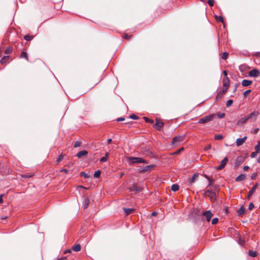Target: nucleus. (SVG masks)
<instances>
[{"label":"nucleus","instance_id":"obj_49","mask_svg":"<svg viewBox=\"0 0 260 260\" xmlns=\"http://www.w3.org/2000/svg\"><path fill=\"white\" fill-rule=\"evenodd\" d=\"M257 176V173H254L252 174L251 176V178L252 180H254L255 179L256 177Z\"/></svg>","mask_w":260,"mask_h":260},{"label":"nucleus","instance_id":"obj_3","mask_svg":"<svg viewBox=\"0 0 260 260\" xmlns=\"http://www.w3.org/2000/svg\"><path fill=\"white\" fill-rule=\"evenodd\" d=\"M128 160L130 163L136 164V163H147V161L143 158L139 157H129Z\"/></svg>","mask_w":260,"mask_h":260},{"label":"nucleus","instance_id":"obj_23","mask_svg":"<svg viewBox=\"0 0 260 260\" xmlns=\"http://www.w3.org/2000/svg\"><path fill=\"white\" fill-rule=\"evenodd\" d=\"M9 59V56H8V55L5 56L1 59V63L2 64H4L8 61Z\"/></svg>","mask_w":260,"mask_h":260},{"label":"nucleus","instance_id":"obj_20","mask_svg":"<svg viewBox=\"0 0 260 260\" xmlns=\"http://www.w3.org/2000/svg\"><path fill=\"white\" fill-rule=\"evenodd\" d=\"M246 177V175L245 174H240L238 176H237L236 179L235 181L236 182H239L241 181H242L244 180Z\"/></svg>","mask_w":260,"mask_h":260},{"label":"nucleus","instance_id":"obj_61","mask_svg":"<svg viewBox=\"0 0 260 260\" xmlns=\"http://www.w3.org/2000/svg\"><path fill=\"white\" fill-rule=\"evenodd\" d=\"M238 85V84H236V85H235V89H234V92H235V91H236L237 90Z\"/></svg>","mask_w":260,"mask_h":260},{"label":"nucleus","instance_id":"obj_64","mask_svg":"<svg viewBox=\"0 0 260 260\" xmlns=\"http://www.w3.org/2000/svg\"><path fill=\"white\" fill-rule=\"evenodd\" d=\"M257 162L260 163V156H259V157L257 159Z\"/></svg>","mask_w":260,"mask_h":260},{"label":"nucleus","instance_id":"obj_19","mask_svg":"<svg viewBox=\"0 0 260 260\" xmlns=\"http://www.w3.org/2000/svg\"><path fill=\"white\" fill-rule=\"evenodd\" d=\"M226 91H224V90H220L218 93L216 97V101H218V100L222 98L223 94L226 92Z\"/></svg>","mask_w":260,"mask_h":260},{"label":"nucleus","instance_id":"obj_13","mask_svg":"<svg viewBox=\"0 0 260 260\" xmlns=\"http://www.w3.org/2000/svg\"><path fill=\"white\" fill-rule=\"evenodd\" d=\"M257 186H258V184L256 183L255 185H253V186L252 187L251 189L250 190H249V191L248 192V199H250V198L254 193V192L255 189H256Z\"/></svg>","mask_w":260,"mask_h":260},{"label":"nucleus","instance_id":"obj_48","mask_svg":"<svg viewBox=\"0 0 260 260\" xmlns=\"http://www.w3.org/2000/svg\"><path fill=\"white\" fill-rule=\"evenodd\" d=\"M258 153H256V151H255L254 152H252L251 154H250V157L251 158H254V157H255V156L256 155V154H257Z\"/></svg>","mask_w":260,"mask_h":260},{"label":"nucleus","instance_id":"obj_32","mask_svg":"<svg viewBox=\"0 0 260 260\" xmlns=\"http://www.w3.org/2000/svg\"><path fill=\"white\" fill-rule=\"evenodd\" d=\"M256 153H259L260 151V141H258L257 144L255 146Z\"/></svg>","mask_w":260,"mask_h":260},{"label":"nucleus","instance_id":"obj_37","mask_svg":"<svg viewBox=\"0 0 260 260\" xmlns=\"http://www.w3.org/2000/svg\"><path fill=\"white\" fill-rule=\"evenodd\" d=\"M216 20L218 21H219V22L223 23V18L222 16H216Z\"/></svg>","mask_w":260,"mask_h":260},{"label":"nucleus","instance_id":"obj_39","mask_svg":"<svg viewBox=\"0 0 260 260\" xmlns=\"http://www.w3.org/2000/svg\"><path fill=\"white\" fill-rule=\"evenodd\" d=\"M233 103V100H228L226 102V107H229L230 106H231L232 105Z\"/></svg>","mask_w":260,"mask_h":260},{"label":"nucleus","instance_id":"obj_9","mask_svg":"<svg viewBox=\"0 0 260 260\" xmlns=\"http://www.w3.org/2000/svg\"><path fill=\"white\" fill-rule=\"evenodd\" d=\"M245 160L244 157L242 156H239L237 157L236 162H235V167H237L240 166L242 163H243Z\"/></svg>","mask_w":260,"mask_h":260},{"label":"nucleus","instance_id":"obj_46","mask_svg":"<svg viewBox=\"0 0 260 260\" xmlns=\"http://www.w3.org/2000/svg\"><path fill=\"white\" fill-rule=\"evenodd\" d=\"M254 204L252 203H250V204L249 205V207H248L249 210H251L254 208Z\"/></svg>","mask_w":260,"mask_h":260},{"label":"nucleus","instance_id":"obj_4","mask_svg":"<svg viewBox=\"0 0 260 260\" xmlns=\"http://www.w3.org/2000/svg\"><path fill=\"white\" fill-rule=\"evenodd\" d=\"M204 196L208 197L211 201L216 200V192L210 190H206L204 191Z\"/></svg>","mask_w":260,"mask_h":260},{"label":"nucleus","instance_id":"obj_35","mask_svg":"<svg viewBox=\"0 0 260 260\" xmlns=\"http://www.w3.org/2000/svg\"><path fill=\"white\" fill-rule=\"evenodd\" d=\"M144 118L145 121L147 123H153L154 122L153 120L152 119H150V118H149L148 117H144Z\"/></svg>","mask_w":260,"mask_h":260},{"label":"nucleus","instance_id":"obj_44","mask_svg":"<svg viewBox=\"0 0 260 260\" xmlns=\"http://www.w3.org/2000/svg\"><path fill=\"white\" fill-rule=\"evenodd\" d=\"M208 3L210 6L212 7L214 5V0H208Z\"/></svg>","mask_w":260,"mask_h":260},{"label":"nucleus","instance_id":"obj_18","mask_svg":"<svg viewBox=\"0 0 260 260\" xmlns=\"http://www.w3.org/2000/svg\"><path fill=\"white\" fill-rule=\"evenodd\" d=\"M89 204V200L88 197L84 198L83 202V207L84 209H86L88 207Z\"/></svg>","mask_w":260,"mask_h":260},{"label":"nucleus","instance_id":"obj_34","mask_svg":"<svg viewBox=\"0 0 260 260\" xmlns=\"http://www.w3.org/2000/svg\"><path fill=\"white\" fill-rule=\"evenodd\" d=\"M101 174V172L100 170L95 171L93 175L94 177L96 178H99Z\"/></svg>","mask_w":260,"mask_h":260},{"label":"nucleus","instance_id":"obj_22","mask_svg":"<svg viewBox=\"0 0 260 260\" xmlns=\"http://www.w3.org/2000/svg\"><path fill=\"white\" fill-rule=\"evenodd\" d=\"M123 210L124 211V213L126 215H128L129 214H130L131 213H132V212L134 210V209L133 208H123Z\"/></svg>","mask_w":260,"mask_h":260},{"label":"nucleus","instance_id":"obj_12","mask_svg":"<svg viewBox=\"0 0 260 260\" xmlns=\"http://www.w3.org/2000/svg\"><path fill=\"white\" fill-rule=\"evenodd\" d=\"M156 123L155 124V127H156L157 130H160V129L163 127L164 124L162 121H159L157 119H156Z\"/></svg>","mask_w":260,"mask_h":260},{"label":"nucleus","instance_id":"obj_7","mask_svg":"<svg viewBox=\"0 0 260 260\" xmlns=\"http://www.w3.org/2000/svg\"><path fill=\"white\" fill-rule=\"evenodd\" d=\"M202 215L206 218V219L208 222L210 221L211 217L213 216V214L210 210L203 212Z\"/></svg>","mask_w":260,"mask_h":260},{"label":"nucleus","instance_id":"obj_6","mask_svg":"<svg viewBox=\"0 0 260 260\" xmlns=\"http://www.w3.org/2000/svg\"><path fill=\"white\" fill-rule=\"evenodd\" d=\"M230 79L228 77H224L223 79V87L222 90L227 91L230 86Z\"/></svg>","mask_w":260,"mask_h":260},{"label":"nucleus","instance_id":"obj_15","mask_svg":"<svg viewBox=\"0 0 260 260\" xmlns=\"http://www.w3.org/2000/svg\"><path fill=\"white\" fill-rule=\"evenodd\" d=\"M252 81L244 79L242 80L241 84L243 86L247 87L250 86L252 84Z\"/></svg>","mask_w":260,"mask_h":260},{"label":"nucleus","instance_id":"obj_58","mask_svg":"<svg viewBox=\"0 0 260 260\" xmlns=\"http://www.w3.org/2000/svg\"><path fill=\"white\" fill-rule=\"evenodd\" d=\"M111 142H112V139H108L107 140V144H110V143H111Z\"/></svg>","mask_w":260,"mask_h":260},{"label":"nucleus","instance_id":"obj_51","mask_svg":"<svg viewBox=\"0 0 260 260\" xmlns=\"http://www.w3.org/2000/svg\"><path fill=\"white\" fill-rule=\"evenodd\" d=\"M63 158V156L62 155H59V157L57 159V161L58 162H60Z\"/></svg>","mask_w":260,"mask_h":260},{"label":"nucleus","instance_id":"obj_5","mask_svg":"<svg viewBox=\"0 0 260 260\" xmlns=\"http://www.w3.org/2000/svg\"><path fill=\"white\" fill-rule=\"evenodd\" d=\"M184 139V137L183 136L178 135L174 137L172 139V144L174 146L178 145L181 142H182Z\"/></svg>","mask_w":260,"mask_h":260},{"label":"nucleus","instance_id":"obj_60","mask_svg":"<svg viewBox=\"0 0 260 260\" xmlns=\"http://www.w3.org/2000/svg\"><path fill=\"white\" fill-rule=\"evenodd\" d=\"M61 171H63V172H65L66 173H67L68 172V170L66 169H62Z\"/></svg>","mask_w":260,"mask_h":260},{"label":"nucleus","instance_id":"obj_55","mask_svg":"<svg viewBox=\"0 0 260 260\" xmlns=\"http://www.w3.org/2000/svg\"><path fill=\"white\" fill-rule=\"evenodd\" d=\"M249 167L248 166H244L243 167V170L246 171H247L248 169H249Z\"/></svg>","mask_w":260,"mask_h":260},{"label":"nucleus","instance_id":"obj_16","mask_svg":"<svg viewBox=\"0 0 260 260\" xmlns=\"http://www.w3.org/2000/svg\"><path fill=\"white\" fill-rule=\"evenodd\" d=\"M154 167V165H148L146 166L143 168L140 169V172H145L149 171L150 169L153 168Z\"/></svg>","mask_w":260,"mask_h":260},{"label":"nucleus","instance_id":"obj_45","mask_svg":"<svg viewBox=\"0 0 260 260\" xmlns=\"http://www.w3.org/2000/svg\"><path fill=\"white\" fill-rule=\"evenodd\" d=\"M224 116H225V113H221L218 114V117L220 119L223 118L224 117Z\"/></svg>","mask_w":260,"mask_h":260},{"label":"nucleus","instance_id":"obj_1","mask_svg":"<svg viewBox=\"0 0 260 260\" xmlns=\"http://www.w3.org/2000/svg\"><path fill=\"white\" fill-rule=\"evenodd\" d=\"M259 114V112L257 111H254L248 114L247 115L239 119L236 123V124L238 126H241L243 124L247 123L248 120H250V121L252 122L256 120L257 117Z\"/></svg>","mask_w":260,"mask_h":260},{"label":"nucleus","instance_id":"obj_2","mask_svg":"<svg viewBox=\"0 0 260 260\" xmlns=\"http://www.w3.org/2000/svg\"><path fill=\"white\" fill-rule=\"evenodd\" d=\"M216 114H212L208 115L205 116L199 119L198 123L200 124H205L208 122L211 121L216 117Z\"/></svg>","mask_w":260,"mask_h":260},{"label":"nucleus","instance_id":"obj_50","mask_svg":"<svg viewBox=\"0 0 260 260\" xmlns=\"http://www.w3.org/2000/svg\"><path fill=\"white\" fill-rule=\"evenodd\" d=\"M258 131H259V128H254V129H253L252 133L254 134H256L258 133Z\"/></svg>","mask_w":260,"mask_h":260},{"label":"nucleus","instance_id":"obj_26","mask_svg":"<svg viewBox=\"0 0 260 260\" xmlns=\"http://www.w3.org/2000/svg\"><path fill=\"white\" fill-rule=\"evenodd\" d=\"M198 176V174H194L191 178H190L189 179V182L190 183H192L194 182L195 181V179Z\"/></svg>","mask_w":260,"mask_h":260},{"label":"nucleus","instance_id":"obj_11","mask_svg":"<svg viewBox=\"0 0 260 260\" xmlns=\"http://www.w3.org/2000/svg\"><path fill=\"white\" fill-rule=\"evenodd\" d=\"M130 191H134L136 193L142 191V188L136 185L133 184L129 188Z\"/></svg>","mask_w":260,"mask_h":260},{"label":"nucleus","instance_id":"obj_47","mask_svg":"<svg viewBox=\"0 0 260 260\" xmlns=\"http://www.w3.org/2000/svg\"><path fill=\"white\" fill-rule=\"evenodd\" d=\"M211 148V145H210V144H208V145H206V146L205 147V148H204V150H205V151H207V150H208L210 149Z\"/></svg>","mask_w":260,"mask_h":260},{"label":"nucleus","instance_id":"obj_17","mask_svg":"<svg viewBox=\"0 0 260 260\" xmlns=\"http://www.w3.org/2000/svg\"><path fill=\"white\" fill-rule=\"evenodd\" d=\"M88 153V152L86 150H82L77 153L76 154V156L78 158H81L82 156H85L87 155Z\"/></svg>","mask_w":260,"mask_h":260},{"label":"nucleus","instance_id":"obj_42","mask_svg":"<svg viewBox=\"0 0 260 260\" xmlns=\"http://www.w3.org/2000/svg\"><path fill=\"white\" fill-rule=\"evenodd\" d=\"M251 92V90L250 89L247 90L243 92V95L244 96H246L247 95L248 93H250Z\"/></svg>","mask_w":260,"mask_h":260},{"label":"nucleus","instance_id":"obj_59","mask_svg":"<svg viewBox=\"0 0 260 260\" xmlns=\"http://www.w3.org/2000/svg\"><path fill=\"white\" fill-rule=\"evenodd\" d=\"M183 148H180V149H179L178 150H177V151H176V153H179V152H180L182 150H183Z\"/></svg>","mask_w":260,"mask_h":260},{"label":"nucleus","instance_id":"obj_52","mask_svg":"<svg viewBox=\"0 0 260 260\" xmlns=\"http://www.w3.org/2000/svg\"><path fill=\"white\" fill-rule=\"evenodd\" d=\"M124 120V118L123 117H119L117 119V121H122Z\"/></svg>","mask_w":260,"mask_h":260},{"label":"nucleus","instance_id":"obj_27","mask_svg":"<svg viewBox=\"0 0 260 260\" xmlns=\"http://www.w3.org/2000/svg\"><path fill=\"white\" fill-rule=\"evenodd\" d=\"M20 57L25 58L27 61H28V58L27 55V53L25 51H22L21 52Z\"/></svg>","mask_w":260,"mask_h":260},{"label":"nucleus","instance_id":"obj_14","mask_svg":"<svg viewBox=\"0 0 260 260\" xmlns=\"http://www.w3.org/2000/svg\"><path fill=\"white\" fill-rule=\"evenodd\" d=\"M246 139H247V137L246 136L242 138L237 139L236 140L237 146H240L242 145L243 144V143L245 142V141L246 140Z\"/></svg>","mask_w":260,"mask_h":260},{"label":"nucleus","instance_id":"obj_41","mask_svg":"<svg viewBox=\"0 0 260 260\" xmlns=\"http://www.w3.org/2000/svg\"><path fill=\"white\" fill-rule=\"evenodd\" d=\"M129 118L131 119H138V117L136 115H135L134 114H133L131 115L130 116H129Z\"/></svg>","mask_w":260,"mask_h":260},{"label":"nucleus","instance_id":"obj_63","mask_svg":"<svg viewBox=\"0 0 260 260\" xmlns=\"http://www.w3.org/2000/svg\"><path fill=\"white\" fill-rule=\"evenodd\" d=\"M7 218V216H3L1 217V219L2 220H4V219H6Z\"/></svg>","mask_w":260,"mask_h":260},{"label":"nucleus","instance_id":"obj_28","mask_svg":"<svg viewBox=\"0 0 260 260\" xmlns=\"http://www.w3.org/2000/svg\"><path fill=\"white\" fill-rule=\"evenodd\" d=\"M13 48L11 47H8L5 50V53L6 54H9L12 52Z\"/></svg>","mask_w":260,"mask_h":260},{"label":"nucleus","instance_id":"obj_36","mask_svg":"<svg viewBox=\"0 0 260 260\" xmlns=\"http://www.w3.org/2000/svg\"><path fill=\"white\" fill-rule=\"evenodd\" d=\"M244 208L243 207H240L238 210V213L239 215H241L244 213Z\"/></svg>","mask_w":260,"mask_h":260},{"label":"nucleus","instance_id":"obj_8","mask_svg":"<svg viewBox=\"0 0 260 260\" xmlns=\"http://www.w3.org/2000/svg\"><path fill=\"white\" fill-rule=\"evenodd\" d=\"M228 161V158L224 157L221 161L220 165L219 166L216 167V170H222L225 167Z\"/></svg>","mask_w":260,"mask_h":260},{"label":"nucleus","instance_id":"obj_43","mask_svg":"<svg viewBox=\"0 0 260 260\" xmlns=\"http://www.w3.org/2000/svg\"><path fill=\"white\" fill-rule=\"evenodd\" d=\"M107 160V158L105 156H104V157H102L100 158V162H105Z\"/></svg>","mask_w":260,"mask_h":260},{"label":"nucleus","instance_id":"obj_54","mask_svg":"<svg viewBox=\"0 0 260 260\" xmlns=\"http://www.w3.org/2000/svg\"><path fill=\"white\" fill-rule=\"evenodd\" d=\"M223 75H224V77H228V73L226 71H223Z\"/></svg>","mask_w":260,"mask_h":260},{"label":"nucleus","instance_id":"obj_57","mask_svg":"<svg viewBox=\"0 0 260 260\" xmlns=\"http://www.w3.org/2000/svg\"><path fill=\"white\" fill-rule=\"evenodd\" d=\"M110 155V153L109 152H106V154H105V157L108 158V157H109Z\"/></svg>","mask_w":260,"mask_h":260},{"label":"nucleus","instance_id":"obj_31","mask_svg":"<svg viewBox=\"0 0 260 260\" xmlns=\"http://www.w3.org/2000/svg\"><path fill=\"white\" fill-rule=\"evenodd\" d=\"M33 38H34V37L32 36H29V35H25L24 37V39L26 41H29L33 39Z\"/></svg>","mask_w":260,"mask_h":260},{"label":"nucleus","instance_id":"obj_30","mask_svg":"<svg viewBox=\"0 0 260 260\" xmlns=\"http://www.w3.org/2000/svg\"><path fill=\"white\" fill-rule=\"evenodd\" d=\"M214 139L216 140H220L223 139V136L221 134H216L214 136Z\"/></svg>","mask_w":260,"mask_h":260},{"label":"nucleus","instance_id":"obj_53","mask_svg":"<svg viewBox=\"0 0 260 260\" xmlns=\"http://www.w3.org/2000/svg\"><path fill=\"white\" fill-rule=\"evenodd\" d=\"M124 38L126 39H129V38H130V36H128L127 34H125L123 36Z\"/></svg>","mask_w":260,"mask_h":260},{"label":"nucleus","instance_id":"obj_33","mask_svg":"<svg viewBox=\"0 0 260 260\" xmlns=\"http://www.w3.org/2000/svg\"><path fill=\"white\" fill-rule=\"evenodd\" d=\"M229 53L227 52H224L222 54L221 58L224 59L226 60L228 57Z\"/></svg>","mask_w":260,"mask_h":260},{"label":"nucleus","instance_id":"obj_21","mask_svg":"<svg viewBox=\"0 0 260 260\" xmlns=\"http://www.w3.org/2000/svg\"><path fill=\"white\" fill-rule=\"evenodd\" d=\"M72 249L73 251H79L81 249V246L79 244H76L72 247Z\"/></svg>","mask_w":260,"mask_h":260},{"label":"nucleus","instance_id":"obj_25","mask_svg":"<svg viewBox=\"0 0 260 260\" xmlns=\"http://www.w3.org/2000/svg\"><path fill=\"white\" fill-rule=\"evenodd\" d=\"M179 189V186L177 184H174L171 186V189L173 191H177Z\"/></svg>","mask_w":260,"mask_h":260},{"label":"nucleus","instance_id":"obj_29","mask_svg":"<svg viewBox=\"0 0 260 260\" xmlns=\"http://www.w3.org/2000/svg\"><path fill=\"white\" fill-rule=\"evenodd\" d=\"M80 176L81 177H83L85 179H88L90 177L89 175H88L87 173L84 172H81L80 173Z\"/></svg>","mask_w":260,"mask_h":260},{"label":"nucleus","instance_id":"obj_10","mask_svg":"<svg viewBox=\"0 0 260 260\" xmlns=\"http://www.w3.org/2000/svg\"><path fill=\"white\" fill-rule=\"evenodd\" d=\"M259 72L257 69H253L249 72V76L250 77H256L259 75Z\"/></svg>","mask_w":260,"mask_h":260},{"label":"nucleus","instance_id":"obj_24","mask_svg":"<svg viewBox=\"0 0 260 260\" xmlns=\"http://www.w3.org/2000/svg\"><path fill=\"white\" fill-rule=\"evenodd\" d=\"M248 254L249 256L252 257H255L257 256V252L255 251H253L252 250H249L248 251Z\"/></svg>","mask_w":260,"mask_h":260},{"label":"nucleus","instance_id":"obj_38","mask_svg":"<svg viewBox=\"0 0 260 260\" xmlns=\"http://www.w3.org/2000/svg\"><path fill=\"white\" fill-rule=\"evenodd\" d=\"M81 144V142H80L79 141H76L75 142L74 145V147L75 148L78 147L80 146Z\"/></svg>","mask_w":260,"mask_h":260},{"label":"nucleus","instance_id":"obj_56","mask_svg":"<svg viewBox=\"0 0 260 260\" xmlns=\"http://www.w3.org/2000/svg\"><path fill=\"white\" fill-rule=\"evenodd\" d=\"M205 176L208 180L209 182H212V180L209 178V177H208L207 175H205Z\"/></svg>","mask_w":260,"mask_h":260},{"label":"nucleus","instance_id":"obj_62","mask_svg":"<svg viewBox=\"0 0 260 260\" xmlns=\"http://www.w3.org/2000/svg\"><path fill=\"white\" fill-rule=\"evenodd\" d=\"M3 202L2 195L0 196V204Z\"/></svg>","mask_w":260,"mask_h":260},{"label":"nucleus","instance_id":"obj_40","mask_svg":"<svg viewBox=\"0 0 260 260\" xmlns=\"http://www.w3.org/2000/svg\"><path fill=\"white\" fill-rule=\"evenodd\" d=\"M218 221V218H214L212 220V224H216Z\"/></svg>","mask_w":260,"mask_h":260}]
</instances>
